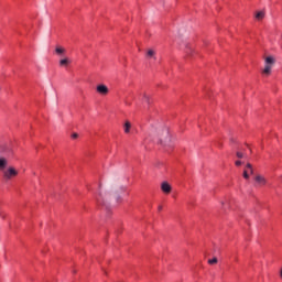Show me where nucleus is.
I'll list each match as a JSON object with an SVG mask.
<instances>
[{
	"label": "nucleus",
	"mask_w": 282,
	"mask_h": 282,
	"mask_svg": "<svg viewBox=\"0 0 282 282\" xmlns=\"http://www.w3.org/2000/svg\"><path fill=\"white\" fill-rule=\"evenodd\" d=\"M69 63H72V61H69V58L65 57V58L59 61V66L61 67H67V65H69Z\"/></svg>",
	"instance_id": "nucleus-8"
},
{
	"label": "nucleus",
	"mask_w": 282,
	"mask_h": 282,
	"mask_svg": "<svg viewBox=\"0 0 282 282\" xmlns=\"http://www.w3.org/2000/svg\"><path fill=\"white\" fill-rule=\"evenodd\" d=\"M72 138H73V140L78 139V133H73V134H72Z\"/></svg>",
	"instance_id": "nucleus-20"
},
{
	"label": "nucleus",
	"mask_w": 282,
	"mask_h": 282,
	"mask_svg": "<svg viewBox=\"0 0 282 282\" xmlns=\"http://www.w3.org/2000/svg\"><path fill=\"white\" fill-rule=\"evenodd\" d=\"M185 53L187 56H193V46L186 45Z\"/></svg>",
	"instance_id": "nucleus-10"
},
{
	"label": "nucleus",
	"mask_w": 282,
	"mask_h": 282,
	"mask_svg": "<svg viewBox=\"0 0 282 282\" xmlns=\"http://www.w3.org/2000/svg\"><path fill=\"white\" fill-rule=\"evenodd\" d=\"M55 52H56V54H65V48H63V47H61V46H57V47L55 48Z\"/></svg>",
	"instance_id": "nucleus-14"
},
{
	"label": "nucleus",
	"mask_w": 282,
	"mask_h": 282,
	"mask_svg": "<svg viewBox=\"0 0 282 282\" xmlns=\"http://www.w3.org/2000/svg\"><path fill=\"white\" fill-rule=\"evenodd\" d=\"M147 57L148 58H154L155 57V51L149 50L148 53H147Z\"/></svg>",
	"instance_id": "nucleus-13"
},
{
	"label": "nucleus",
	"mask_w": 282,
	"mask_h": 282,
	"mask_svg": "<svg viewBox=\"0 0 282 282\" xmlns=\"http://www.w3.org/2000/svg\"><path fill=\"white\" fill-rule=\"evenodd\" d=\"M254 181L258 186H265L268 184V180H265L262 175H256Z\"/></svg>",
	"instance_id": "nucleus-5"
},
{
	"label": "nucleus",
	"mask_w": 282,
	"mask_h": 282,
	"mask_svg": "<svg viewBox=\"0 0 282 282\" xmlns=\"http://www.w3.org/2000/svg\"><path fill=\"white\" fill-rule=\"evenodd\" d=\"M159 210H162V205L159 206Z\"/></svg>",
	"instance_id": "nucleus-23"
},
{
	"label": "nucleus",
	"mask_w": 282,
	"mask_h": 282,
	"mask_svg": "<svg viewBox=\"0 0 282 282\" xmlns=\"http://www.w3.org/2000/svg\"><path fill=\"white\" fill-rule=\"evenodd\" d=\"M236 156L238 158V160H243V158H246V154L238 151V152H236Z\"/></svg>",
	"instance_id": "nucleus-15"
},
{
	"label": "nucleus",
	"mask_w": 282,
	"mask_h": 282,
	"mask_svg": "<svg viewBox=\"0 0 282 282\" xmlns=\"http://www.w3.org/2000/svg\"><path fill=\"white\" fill-rule=\"evenodd\" d=\"M1 219H6V214L3 212H0Z\"/></svg>",
	"instance_id": "nucleus-21"
},
{
	"label": "nucleus",
	"mask_w": 282,
	"mask_h": 282,
	"mask_svg": "<svg viewBox=\"0 0 282 282\" xmlns=\"http://www.w3.org/2000/svg\"><path fill=\"white\" fill-rule=\"evenodd\" d=\"M143 100H145V102H149V95L144 94L143 95Z\"/></svg>",
	"instance_id": "nucleus-18"
},
{
	"label": "nucleus",
	"mask_w": 282,
	"mask_h": 282,
	"mask_svg": "<svg viewBox=\"0 0 282 282\" xmlns=\"http://www.w3.org/2000/svg\"><path fill=\"white\" fill-rule=\"evenodd\" d=\"M235 164H236V166H241V164H243V162L238 160V161L235 162Z\"/></svg>",
	"instance_id": "nucleus-19"
},
{
	"label": "nucleus",
	"mask_w": 282,
	"mask_h": 282,
	"mask_svg": "<svg viewBox=\"0 0 282 282\" xmlns=\"http://www.w3.org/2000/svg\"><path fill=\"white\" fill-rule=\"evenodd\" d=\"M162 138L160 139L161 144H166L171 139L169 134V130L164 129L162 130Z\"/></svg>",
	"instance_id": "nucleus-4"
},
{
	"label": "nucleus",
	"mask_w": 282,
	"mask_h": 282,
	"mask_svg": "<svg viewBox=\"0 0 282 282\" xmlns=\"http://www.w3.org/2000/svg\"><path fill=\"white\" fill-rule=\"evenodd\" d=\"M264 17H265V13H264L263 11H260V12H258V13L256 14V19H257L258 21H262V19H264Z\"/></svg>",
	"instance_id": "nucleus-11"
},
{
	"label": "nucleus",
	"mask_w": 282,
	"mask_h": 282,
	"mask_svg": "<svg viewBox=\"0 0 282 282\" xmlns=\"http://www.w3.org/2000/svg\"><path fill=\"white\" fill-rule=\"evenodd\" d=\"M96 89L97 94H100V96H107V94H109V87L105 84H99Z\"/></svg>",
	"instance_id": "nucleus-3"
},
{
	"label": "nucleus",
	"mask_w": 282,
	"mask_h": 282,
	"mask_svg": "<svg viewBox=\"0 0 282 282\" xmlns=\"http://www.w3.org/2000/svg\"><path fill=\"white\" fill-rule=\"evenodd\" d=\"M161 189H162L166 195H169V193H171V191H172L171 184H169L167 182H163V183L161 184Z\"/></svg>",
	"instance_id": "nucleus-6"
},
{
	"label": "nucleus",
	"mask_w": 282,
	"mask_h": 282,
	"mask_svg": "<svg viewBox=\"0 0 282 282\" xmlns=\"http://www.w3.org/2000/svg\"><path fill=\"white\" fill-rule=\"evenodd\" d=\"M247 174L254 175V167L250 163L246 164Z\"/></svg>",
	"instance_id": "nucleus-9"
},
{
	"label": "nucleus",
	"mask_w": 282,
	"mask_h": 282,
	"mask_svg": "<svg viewBox=\"0 0 282 282\" xmlns=\"http://www.w3.org/2000/svg\"><path fill=\"white\" fill-rule=\"evenodd\" d=\"M242 177L245 180H250V174H248V170H243Z\"/></svg>",
	"instance_id": "nucleus-16"
},
{
	"label": "nucleus",
	"mask_w": 282,
	"mask_h": 282,
	"mask_svg": "<svg viewBox=\"0 0 282 282\" xmlns=\"http://www.w3.org/2000/svg\"><path fill=\"white\" fill-rule=\"evenodd\" d=\"M17 175H19V171H17V169L12 166H10L8 170L3 172V177L7 181L12 180V177H17Z\"/></svg>",
	"instance_id": "nucleus-2"
},
{
	"label": "nucleus",
	"mask_w": 282,
	"mask_h": 282,
	"mask_svg": "<svg viewBox=\"0 0 282 282\" xmlns=\"http://www.w3.org/2000/svg\"><path fill=\"white\" fill-rule=\"evenodd\" d=\"M96 200H97V204H101L100 198L97 197Z\"/></svg>",
	"instance_id": "nucleus-22"
},
{
	"label": "nucleus",
	"mask_w": 282,
	"mask_h": 282,
	"mask_svg": "<svg viewBox=\"0 0 282 282\" xmlns=\"http://www.w3.org/2000/svg\"><path fill=\"white\" fill-rule=\"evenodd\" d=\"M8 166V159L0 158V171H3Z\"/></svg>",
	"instance_id": "nucleus-7"
},
{
	"label": "nucleus",
	"mask_w": 282,
	"mask_h": 282,
	"mask_svg": "<svg viewBox=\"0 0 282 282\" xmlns=\"http://www.w3.org/2000/svg\"><path fill=\"white\" fill-rule=\"evenodd\" d=\"M276 63V59L272 55L267 56L264 58V68L262 69L263 76H270L272 74V67H274V64Z\"/></svg>",
	"instance_id": "nucleus-1"
},
{
	"label": "nucleus",
	"mask_w": 282,
	"mask_h": 282,
	"mask_svg": "<svg viewBox=\"0 0 282 282\" xmlns=\"http://www.w3.org/2000/svg\"><path fill=\"white\" fill-rule=\"evenodd\" d=\"M155 166H160V163H155Z\"/></svg>",
	"instance_id": "nucleus-24"
},
{
	"label": "nucleus",
	"mask_w": 282,
	"mask_h": 282,
	"mask_svg": "<svg viewBox=\"0 0 282 282\" xmlns=\"http://www.w3.org/2000/svg\"><path fill=\"white\" fill-rule=\"evenodd\" d=\"M218 262L217 258H213L208 260L209 265H215Z\"/></svg>",
	"instance_id": "nucleus-17"
},
{
	"label": "nucleus",
	"mask_w": 282,
	"mask_h": 282,
	"mask_svg": "<svg viewBox=\"0 0 282 282\" xmlns=\"http://www.w3.org/2000/svg\"><path fill=\"white\" fill-rule=\"evenodd\" d=\"M131 131V122L126 121L124 123V133H130Z\"/></svg>",
	"instance_id": "nucleus-12"
}]
</instances>
